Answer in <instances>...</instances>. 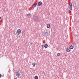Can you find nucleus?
<instances>
[{"label":"nucleus","instance_id":"20e7f679","mask_svg":"<svg viewBox=\"0 0 79 79\" xmlns=\"http://www.w3.org/2000/svg\"><path fill=\"white\" fill-rule=\"evenodd\" d=\"M66 51L67 52H69L71 51V49H70V48H67L66 49Z\"/></svg>","mask_w":79,"mask_h":79},{"label":"nucleus","instance_id":"6e6552de","mask_svg":"<svg viewBox=\"0 0 79 79\" xmlns=\"http://www.w3.org/2000/svg\"><path fill=\"white\" fill-rule=\"evenodd\" d=\"M47 47H48V44H45L44 46V47L46 48H47Z\"/></svg>","mask_w":79,"mask_h":79},{"label":"nucleus","instance_id":"a211bd4d","mask_svg":"<svg viewBox=\"0 0 79 79\" xmlns=\"http://www.w3.org/2000/svg\"><path fill=\"white\" fill-rule=\"evenodd\" d=\"M2 77V74H0V78Z\"/></svg>","mask_w":79,"mask_h":79},{"label":"nucleus","instance_id":"423d86ee","mask_svg":"<svg viewBox=\"0 0 79 79\" xmlns=\"http://www.w3.org/2000/svg\"><path fill=\"white\" fill-rule=\"evenodd\" d=\"M42 4V3L40 1L38 3V6H41Z\"/></svg>","mask_w":79,"mask_h":79},{"label":"nucleus","instance_id":"7ed1b4c3","mask_svg":"<svg viewBox=\"0 0 79 79\" xmlns=\"http://www.w3.org/2000/svg\"><path fill=\"white\" fill-rule=\"evenodd\" d=\"M16 75L17 76H18V77H19V76H20V75H21V74L19 72H16Z\"/></svg>","mask_w":79,"mask_h":79},{"label":"nucleus","instance_id":"2eb2a0df","mask_svg":"<svg viewBox=\"0 0 79 79\" xmlns=\"http://www.w3.org/2000/svg\"><path fill=\"white\" fill-rule=\"evenodd\" d=\"M60 53H58L57 54V56H60Z\"/></svg>","mask_w":79,"mask_h":79},{"label":"nucleus","instance_id":"f257e3e1","mask_svg":"<svg viewBox=\"0 0 79 79\" xmlns=\"http://www.w3.org/2000/svg\"><path fill=\"white\" fill-rule=\"evenodd\" d=\"M34 21L35 23H39L40 21V20L39 18V16L37 15L35 16V19H34Z\"/></svg>","mask_w":79,"mask_h":79},{"label":"nucleus","instance_id":"f8f14e48","mask_svg":"<svg viewBox=\"0 0 79 79\" xmlns=\"http://www.w3.org/2000/svg\"><path fill=\"white\" fill-rule=\"evenodd\" d=\"M44 35H47V31H45L44 32Z\"/></svg>","mask_w":79,"mask_h":79},{"label":"nucleus","instance_id":"39448f33","mask_svg":"<svg viewBox=\"0 0 79 79\" xmlns=\"http://www.w3.org/2000/svg\"><path fill=\"white\" fill-rule=\"evenodd\" d=\"M17 32L18 34H21V29H19L17 31Z\"/></svg>","mask_w":79,"mask_h":79},{"label":"nucleus","instance_id":"f03ea898","mask_svg":"<svg viewBox=\"0 0 79 79\" xmlns=\"http://www.w3.org/2000/svg\"><path fill=\"white\" fill-rule=\"evenodd\" d=\"M69 7L70 10H72V3L70 2L69 5Z\"/></svg>","mask_w":79,"mask_h":79},{"label":"nucleus","instance_id":"9d476101","mask_svg":"<svg viewBox=\"0 0 79 79\" xmlns=\"http://www.w3.org/2000/svg\"><path fill=\"white\" fill-rule=\"evenodd\" d=\"M37 5V3H36L34 5H32V7H33V8H34L35 7V6H36Z\"/></svg>","mask_w":79,"mask_h":79},{"label":"nucleus","instance_id":"6ab92c4d","mask_svg":"<svg viewBox=\"0 0 79 79\" xmlns=\"http://www.w3.org/2000/svg\"><path fill=\"white\" fill-rule=\"evenodd\" d=\"M74 44L75 45H76V43L74 42Z\"/></svg>","mask_w":79,"mask_h":79},{"label":"nucleus","instance_id":"1a4fd4ad","mask_svg":"<svg viewBox=\"0 0 79 79\" xmlns=\"http://www.w3.org/2000/svg\"><path fill=\"white\" fill-rule=\"evenodd\" d=\"M69 48L70 49H73L74 48V46L73 45H71L70 46Z\"/></svg>","mask_w":79,"mask_h":79},{"label":"nucleus","instance_id":"dca6fc26","mask_svg":"<svg viewBox=\"0 0 79 79\" xmlns=\"http://www.w3.org/2000/svg\"><path fill=\"white\" fill-rule=\"evenodd\" d=\"M44 48V44H43L42 45V48Z\"/></svg>","mask_w":79,"mask_h":79},{"label":"nucleus","instance_id":"0eeeda50","mask_svg":"<svg viewBox=\"0 0 79 79\" xmlns=\"http://www.w3.org/2000/svg\"><path fill=\"white\" fill-rule=\"evenodd\" d=\"M47 28H50V24L48 23L47 25Z\"/></svg>","mask_w":79,"mask_h":79},{"label":"nucleus","instance_id":"aec40b11","mask_svg":"<svg viewBox=\"0 0 79 79\" xmlns=\"http://www.w3.org/2000/svg\"><path fill=\"white\" fill-rule=\"evenodd\" d=\"M0 19H1V17H0Z\"/></svg>","mask_w":79,"mask_h":79},{"label":"nucleus","instance_id":"f3484780","mask_svg":"<svg viewBox=\"0 0 79 79\" xmlns=\"http://www.w3.org/2000/svg\"><path fill=\"white\" fill-rule=\"evenodd\" d=\"M30 44V45H32V42H31Z\"/></svg>","mask_w":79,"mask_h":79},{"label":"nucleus","instance_id":"4468645a","mask_svg":"<svg viewBox=\"0 0 79 79\" xmlns=\"http://www.w3.org/2000/svg\"><path fill=\"white\" fill-rule=\"evenodd\" d=\"M32 65L33 66H35V63H32Z\"/></svg>","mask_w":79,"mask_h":79},{"label":"nucleus","instance_id":"412c9836","mask_svg":"<svg viewBox=\"0 0 79 79\" xmlns=\"http://www.w3.org/2000/svg\"><path fill=\"white\" fill-rule=\"evenodd\" d=\"M3 76H4V75H3V76H2V77H3Z\"/></svg>","mask_w":79,"mask_h":79},{"label":"nucleus","instance_id":"9b49d317","mask_svg":"<svg viewBox=\"0 0 79 79\" xmlns=\"http://www.w3.org/2000/svg\"><path fill=\"white\" fill-rule=\"evenodd\" d=\"M35 79H38V76H35Z\"/></svg>","mask_w":79,"mask_h":79},{"label":"nucleus","instance_id":"ddd939ff","mask_svg":"<svg viewBox=\"0 0 79 79\" xmlns=\"http://www.w3.org/2000/svg\"><path fill=\"white\" fill-rule=\"evenodd\" d=\"M30 16H31V14H28L27 15V16H28V17H29Z\"/></svg>","mask_w":79,"mask_h":79}]
</instances>
